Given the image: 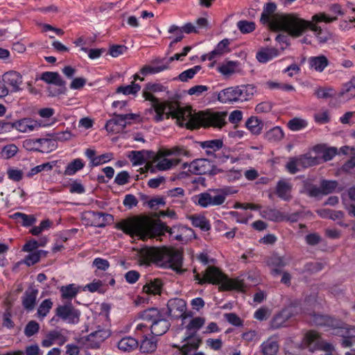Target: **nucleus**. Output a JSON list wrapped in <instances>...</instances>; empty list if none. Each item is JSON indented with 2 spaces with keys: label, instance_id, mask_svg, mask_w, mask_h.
Wrapping results in <instances>:
<instances>
[{
  "label": "nucleus",
  "instance_id": "obj_2",
  "mask_svg": "<svg viewBox=\"0 0 355 355\" xmlns=\"http://www.w3.org/2000/svg\"><path fill=\"white\" fill-rule=\"evenodd\" d=\"M116 227L126 234L136 235L143 241L152 238L160 239V237L167 232L175 240L182 241L183 237L181 232L185 229L181 225L169 227L160 219L153 220L146 216L131 217L122 220L117 223Z\"/></svg>",
  "mask_w": 355,
  "mask_h": 355
},
{
  "label": "nucleus",
  "instance_id": "obj_20",
  "mask_svg": "<svg viewBox=\"0 0 355 355\" xmlns=\"http://www.w3.org/2000/svg\"><path fill=\"white\" fill-rule=\"evenodd\" d=\"M211 164L208 159H197L189 164V171L197 175H207L211 168Z\"/></svg>",
  "mask_w": 355,
  "mask_h": 355
},
{
  "label": "nucleus",
  "instance_id": "obj_8",
  "mask_svg": "<svg viewBox=\"0 0 355 355\" xmlns=\"http://www.w3.org/2000/svg\"><path fill=\"white\" fill-rule=\"evenodd\" d=\"M302 313V308L300 302H294L288 306L284 309L281 312L277 313L272 320L270 327L272 329H277L286 325V321Z\"/></svg>",
  "mask_w": 355,
  "mask_h": 355
},
{
  "label": "nucleus",
  "instance_id": "obj_44",
  "mask_svg": "<svg viewBox=\"0 0 355 355\" xmlns=\"http://www.w3.org/2000/svg\"><path fill=\"white\" fill-rule=\"evenodd\" d=\"M201 68V66L196 65L193 68L185 70L179 74L178 79L182 82H187L189 80L192 79L200 71Z\"/></svg>",
  "mask_w": 355,
  "mask_h": 355
},
{
  "label": "nucleus",
  "instance_id": "obj_14",
  "mask_svg": "<svg viewBox=\"0 0 355 355\" xmlns=\"http://www.w3.org/2000/svg\"><path fill=\"white\" fill-rule=\"evenodd\" d=\"M223 142L221 139H214L201 142L200 146L206 149V154L208 156H214L219 162H224L229 158L228 155H221L220 153H216V151L222 148Z\"/></svg>",
  "mask_w": 355,
  "mask_h": 355
},
{
  "label": "nucleus",
  "instance_id": "obj_63",
  "mask_svg": "<svg viewBox=\"0 0 355 355\" xmlns=\"http://www.w3.org/2000/svg\"><path fill=\"white\" fill-rule=\"evenodd\" d=\"M323 268V265L319 262H309L306 263L303 268L302 272L309 273H315L320 271Z\"/></svg>",
  "mask_w": 355,
  "mask_h": 355
},
{
  "label": "nucleus",
  "instance_id": "obj_40",
  "mask_svg": "<svg viewBox=\"0 0 355 355\" xmlns=\"http://www.w3.org/2000/svg\"><path fill=\"white\" fill-rule=\"evenodd\" d=\"M157 349V340L154 338H148L146 336L141 341L140 351L142 353H152Z\"/></svg>",
  "mask_w": 355,
  "mask_h": 355
},
{
  "label": "nucleus",
  "instance_id": "obj_24",
  "mask_svg": "<svg viewBox=\"0 0 355 355\" xmlns=\"http://www.w3.org/2000/svg\"><path fill=\"white\" fill-rule=\"evenodd\" d=\"M292 185L288 182L282 180H279L276 186V194L284 201H290L292 199L291 196Z\"/></svg>",
  "mask_w": 355,
  "mask_h": 355
},
{
  "label": "nucleus",
  "instance_id": "obj_49",
  "mask_svg": "<svg viewBox=\"0 0 355 355\" xmlns=\"http://www.w3.org/2000/svg\"><path fill=\"white\" fill-rule=\"evenodd\" d=\"M284 137L282 129L279 126H275L268 131V141L270 142H277L280 141Z\"/></svg>",
  "mask_w": 355,
  "mask_h": 355
},
{
  "label": "nucleus",
  "instance_id": "obj_12",
  "mask_svg": "<svg viewBox=\"0 0 355 355\" xmlns=\"http://www.w3.org/2000/svg\"><path fill=\"white\" fill-rule=\"evenodd\" d=\"M40 127V124L31 119L24 118L15 122H7L4 121L3 131L9 130L11 128H15L21 132H31Z\"/></svg>",
  "mask_w": 355,
  "mask_h": 355
},
{
  "label": "nucleus",
  "instance_id": "obj_56",
  "mask_svg": "<svg viewBox=\"0 0 355 355\" xmlns=\"http://www.w3.org/2000/svg\"><path fill=\"white\" fill-rule=\"evenodd\" d=\"M205 320L201 317H196L193 318L186 327L188 331L193 330V333L200 329L205 324Z\"/></svg>",
  "mask_w": 355,
  "mask_h": 355
},
{
  "label": "nucleus",
  "instance_id": "obj_55",
  "mask_svg": "<svg viewBox=\"0 0 355 355\" xmlns=\"http://www.w3.org/2000/svg\"><path fill=\"white\" fill-rule=\"evenodd\" d=\"M42 254L45 256L46 252L44 250H38L28 254L25 259L26 264L30 266L37 263L40 261Z\"/></svg>",
  "mask_w": 355,
  "mask_h": 355
},
{
  "label": "nucleus",
  "instance_id": "obj_19",
  "mask_svg": "<svg viewBox=\"0 0 355 355\" xmlns=\"http://www.w3.org/2000/svg\"><path fill=\"white\" fill-rule=\"evenodd\" d=\"M67 340V337L62 333V330L50 331L42 341V346L49 347L54 344L63 345Z\"/></svg>",
  "mask_w": 355,
  "mask_h": 355
},
{
  "label": "nucleus",
  "instance_id": "obj_37",
  "mask_svg": "<svg viewBox=\"0 0 355 355\" xmlns=\"http://www.w3.org/2000/svg\"><path fill=\"white\" fill-rule=\"evenodd\" d=\"M190 220L194 227H199L202 231H209L211 228V225L208 220L205 216H191Z\"/></svg>",
  "mask_w": 355,
  "mask_h": 355
},
{
  "label": "nucleus",
  "instance_id": "obj_54",
  "mask_svg": "<svg viewBox=\"0 0 355 355\" xmlns=\"http://www.w3.org/2000/svg\"><path fill=\"white\" fill-rule=\"evenodd\" d=\"M175 31H179V32H181V33L184 32V33H187V34H189L191 33H196L197 32V31L196 29V27L191 23L186 24L181 28H180L178 26H177L175 25H172L170 27V28L168 30V32L170 33H173Z\"/></svg>",
  "mask_w": 355,
  "mask_h": 355
},
{
  "label": "nucleus",
  "instance_id": "obj_7",
  "mask_svg": "<svg viewBox=\"0 0 355 355\" xmlns=\"http://www.w3.org/2000/svg\"><path fill=\"white\" fill-rule=\"evenodd\" d=\"M193 202L203 208L211 206H219L225 202L226 196L225 193L218 191L213 190L209 192L200 193L193 198Z\"/></svg>",
  "mask_w": 355,
  "mask_h": 355
},
{
  "label": "nucleus",
  "instance_id": "obj_46",
  "mask_svg": "<svg viewBox=\"0 0 355 355\" xmlns=\"http://www.w3.org/2000/svg\"><path fill=\"white\" fill-rule=\"evenodd\" d=\"M141 89V86L139 84L132 82L131 85H121L116 89L117 93H122L125 95L136 94Z\"/></svg>",
  "mask_w": 355,
  "mask_h": 355
},
{
  "label": "nucleus",
  "instance_id": "obj_9",
  "mask_svg": "<svg viewBox=\"0 0 355 355\" xmlns=\"http://www.w3.org/2000/svg\"><path fill=\"white\" fill-rule=\"evenodd\" d=\"M277 10V5L273 2H268V28L275 31H286L288 33L287 24L284 22H281L279 26H284L282 28L278 29L277 26H279L277 19L279 18H286L290 15H299L297 13H276L273 14L275 11Z\"/></svg>",
  "mask_w": 355,
  "mask_h": 355
},
{
  "label": "nucleus",
  "instance_id": "obj_41",
  "mask_svg": "<svg viewBox=\"0 0 355 355\" xmlns=\"http://www.w3.org/2000/svg\"><path fill=\"white\" fill-rule=\"evenodd\" d=\"M60 291L63 299L71 300L79 292V287H76L75 284H71L62 286Z\"/></svg>",
  "mask_w": 355,
  "mask_h": 355
},
{
  "label": "nucleus",
  "instance_id": "obj_58",
  "mask_svg": "<svg viewBox=\"0 0 355 355\" xmlns=\"http://www.w3.org/2000/svg\"><path fill=\"white\" fill-rule=\"evenodd\" d=\"M272 263L274 266L278 267L277 268H275L271 271V274L273 276H276V275L281 274L282 273L281 268H283L286 264L285 259L282 257H274L272 259Z\"/></svg>",
  "mask_w": 355,
  "mask_h": 355
},
{
  "label": "nucleus",
  "instance_id": "obj_29",
  "mask_svg": "<svg viewBox=\"0 0 355 355\" xmlns=\"http://www.w3.org/2000/svg\"><path fill=\"white\" fill-rule=\"evenodd\" d=\"M297 158L299 166L303 168L318 165L321 161V157L317 156L313 157L309 153L300 155L297 156Z\"/></svg>",
  "mask_w": 355,
  "mask_h": 355
},
{
  "label": "nucleus",
  "instance_id": "obj_35",
  "mask_svg": "<svg viewBox=\"0 0 355 355\" xmlns=\"http://www.w3.org/2000/svg\"><path fill=\"white\" fill-rule=\"evenodd\" d=\"M263 125V122L257 116H251L245 122V126L253 134H259Z\"/></svg>",
  "mask_w": 355,
  "mask_h": 355
},
{
  "label": "nucleus",
  "instance_id": "obj_45",
  "mask_svg": "<svg viewBox=\"0 0 355 355\" xmlns=\"http://www.w3.org/2000/svg\"><path fill=\"white\" fill-rule=\"evenodd\" d=\"M168 69V67L164 64L158 66L145 65L140 69V73L146 76L148 74L157 73Z\"/></svg>",
  "mask_w": 355,
  "mask_h": 355
},
{
  "label": "nucleus",
  "instance_id": "obj_26",
  "mask_svg": "<svg viewBox=\"0 0 355 355\" xmlns=\"http://www.w3.org/2000/svg\"><path fill=\"white\" fill-rule=\"evenodd\" d=\"M89 214L93 220L92 225L95 227H103L113 220V216L109 214L96 211H91Z\"/></svg>",
  "mask_w": 355,
  "mask_h": 355
},
{
  "label": "nucleus",
  "instance_id": "obj_33",
  "mask_svg": "<svg viewBox=\"0 0 355 355\" xmlns=\"http://www.w3.org/2000/svg\"><path fill=\"white\" fill-rule=\"evenodd\" d=\"M137 346V340L132 337L123 338L118 343V348L123 352H130L136 349Z\"/></svg>",
  "mask_w": 355,
  "mask_h": 355
},
{
  "label": "nucleus",
  "instance_id": "obj_30",
  "mask_svg": "<svg viewBox=\"0 0 355 355\" xmlns=\"http://www.w3.org/2000/svg\"><path fill=\"white\" fill-rule=\"evenodd\" d=\"M164 313L157 308H150L139 313L141 319L151 324L157 320Z\"/></svg>",
  "mask_w": 355,
  "mask_h": 355
},
{
  "label": "nucleus",
  "instance_id": "obj_61",
  "mask_svg": "<svg viewBox=\"0 0 355 355\" xmlns=\"http://www.w3.org/2000/svg\"><path fill=\"white\" fill-rule=\"evenodd\" d=\"M355 167V148H351L350 158L342 166L341 170L348 173Z\"/></svg>",
  "mask_w": 355,
  "mask_h": 355
},
{
  "label": "nucleus",
  "instance_id": "obj_16",
  "mask_svg": "<svg viewBox=\"0 0 355 355\" xmlns=\"http://www.w3.org/2000/svg\"><path fill=\"white\" fill-rule=\"evenodd\" d=\"M41 80L49 84H53L56 86L62 87V89H58L57 92H49L50 95L56 96L58 94L64 93L66 90V82L62 78L58 72L46 71L42 73Z\"/></svg>",
  "mask_w": 355,
  "mask_h": 355
},
{
  "label": "nucleus",
  "instance_id": "obj_10",
  "mask_svg": "<svg viewBox=\"0 0 355 355\" xmlns=\"http://www.w3.org/2000/svg\"><path fill=\"white\" fill-rule=\"evenodd\" d=\"M303 312L309 315V322L316 326L328 327L332 329L343 328V322L329 315L315 313V312Z\"/></svg>",
  "mask_w": 355,
  "mask_h": 355
},
{
  "label": "nucleus",
  "instance_id": "obj_62",
  "mask_svg": "<svg viewBox=\"0 0 355 355\" xmlns=\"http://www.w3.org/2000/svg\"><path fill=\"white\" fill-rule=\"evenodd\" d=\"M18 151V148L15 144H9L4 146L2 149V156L6 159H10L14 157Z\"/></svg>",
  "mask_w": 355,
  "mask_h": 355
},
{
  "label": "nucleus",
  "instance_id": "obj_53",
  "mask_svg": "<svg viewBox=\"0 0 355 355\" xmlns=\"http://www.w3.org/2000/svg\"><path fill=\"white\" fill-rule=\"evenodd\" d=\"M307 125L305 120L294 118L288 122V127L293 131H298L304 128Z\"/></svg>",
  "mask_w": 355,
  "mask_h": 355
},
{
  "label": "nucleus",
  "instance_id": "obj_21",
  "mask_svg": "<svg viewBox=\"0 0 355 355\" xmlns=\"http://www.w3.org/2000/svg\"><path fill=\"white\" fill-rule=\"evenodd\" d=\"M185 343L180 349L183 355H188L192 350L197 349L202 342V339L196 336V333H189L184 338Z\"/></svg>",
  "mask_w": 355,
  "mask_h": 355
},
{
  "label": "nucleus",
  "instance_id": "obj_27",
  "mask_svg": "<svg viewBox=\"0 0 355 355\" xmlns=\"http://www.w3.org/2000/svg\"><path fill=\"white\" fill-rule=\"evenodd\" d=\"M309 64L311 69L322 72L328 66L329 60L324 55L313 56L309 58Z\"/></svg>",
  "mask_w": 355,
  "mask_h": 355
},
{
  "label": "nucleus",
  "instance_id": "obj_31",
  "mask_svg": "<svg viewBox=\"0 0 355 355\" xmlns=\"http://www.w3.org/2000/svg\"><path fill=\"white\" fill-rule=\"evenodd\" d=\"M341 330V336L343 337L341 345L343 347H350L352 345V337L355 336V327H347L343 322V328Z\"/></svg>",
  "mask_w": 355,
  "mask_h": 355
},
{
  "label": "nucleus",
  "instance_id": "obj_13",
  "mask_svg": "<svg viewBox=\"0 0 355 355\" xmlns=\"http://www.w3.org/2000/svg\"><path fill=\"white\" fill-rule=\"evenodd\" d=\"M55 313L57 317L69 323H77L79 320L80 313L71 304L59 305L55 309Z\"/></svg>",
  "mask_w": 355,
  "mask_h": 355
},
{
  "label": "nucleus",
  "instance_id": "obj_59",
  "mask_svg": "<svg viewBox=\"0 0 355 355\" xmlns=\"http://www.w3.org/2000/svg\"><path fill=\"white\" fill-rule=\"evenodd\" d=\"M129 158L132 164L135 166L141 165L145 162V158L142 151H131L129 155Z\"/></svg>",
  "mask_w": 355,
  "mask_h": 355
},
{
  "label": "nucleus",
  "instance_id": "obj_32",
  "mask_svg": "<svg viewBox=\"0 0 355 355\" xmlns=\"http://www.w3.org/2000/svg\"><path fill=\"white\" fill-rule=\"evenodd\" d=\"M162 282L159 279L150 280L143 286V291L147 294L159 295L162 291Z\"/></svg>",
  "mask_w": 355,
  "mask_h": 355
},
{
  "label": "nucleus",
  "instance_id": "obj_11",
  "mask_svg": "<svg viewBox=\"0 0 355 355\" xmlns=\"http://www.w3.org/2000/svg\"><path fill=\"white\" fill-rule=\"evenodd\" d=\"M136 116L135 114H114V117L107 121L105 128L109 132H118L130 124V121L135 119Z\"/></svg>",
  "mask_w": 355,
  "mask_h": 355
},
{
  "label": "nucleus",
  "instance_id": "obj_57",
  "mask_svg": "<svg viewBox=\"0 0 355 355\" xmlns=\"http://www.w3.org/2000/svg\"><path fill=\"white\" fill-rule=\"evenodd\" d=\"M40 325L35 321L31 320L27 323L24 329V334L27 337H31L39 331Z\"/></svg>",
  "mask_w": 355,
  "mask_h": 355
},
{
  "label": "nucleus",
  "instance_id": "obj_43",
  "mask_svg": "<svg viewBox=\"0 0 355 355\" xmlns=\"http://www.w3.org/2000/svg\"><path fill=\"white\" fill-rule=\"evenodd\" d=\"M49 141V140L47 139H26L24 141V146L29 150L42 152L39 149V147L42 144Z\"/></svg>",
  "mask_w": 355,
  "mask_h": 355
},
{
  "label": "nucleus",
  "instance_id": "obj_17",
  "mask_svg": "<svg viewBox=\"0 0 355 355\" xmlns=\"http://www.w3.org/2000/svg\"><path fill=\"white\" fill-rule=\"evenodd\" d=\"M110 336L108 329L98 327L86 338V345L91 348H98L101 344Z\"/></svg>",
  "mask_w": 355,
  "mask_h": 355
},
{
  "label": "nucleus",
  "instance_id": "obj_15",
  "mask_svg": "<svg viewBox=\"0 0 355 355\" xmlns=\"http://www.w3.org/2000/svg\"><path fill=\"white\" fill-rule=\"evenodd\" d=\"M186 302L180 298H173L168 301L167 311L164 315H171L173 318H185Z\"/></svg>",
  "mask_w": 355,
  "mask_h": 355
},
{
  "label": "nucleus",
  "instance_id": "obj_60",
  "mask_svg": "<svg viewBox=\"0 0 355 355\" xmlns=\"http://www.w3.org/2000/svg\"><path fill=\"white\" fill-rule=\"evenodd\" d=\"M268 220L274 222L284 221L285 220V214L275 209L268 210Z\"/></svg>",
  "mask_w": 355,
  "mask_h": 355
},
{
  "label": "nucleus",
  "instance_id": "obj_28",
  "mask_svg": "<svg viewBox=\"0 0 355 355\" xmlns=\"http://www.w3.org/2000/svg\"><path fill=\"white\" fill-rule=\"evenodd\" d=\"M238 88L228 87L222 90L218 95V99L220 102L226 103L231 102H237Z\"/></svg>",
  "mask_w": 355,
  "mask_h": 355
},
{
  "label": "nucleus",
  "instance_id": "obj_3",
  "mask_svg": "<svg viewBox=\"0 0 355 355\" xmlns=\"http://www.w3.org/2000/svg\"><path fill=\"white\" fill-rule=\"evenodd\" d=\"M337 19L336 17H329L324 12H320L314 15L311 21L305 20L301 18L300 15H290L286 18H279L276 22L279 24L278 29L284 27L279 26L281 22L286 23L288 33L292 37H299L308 29H310L314 32L320 43H325L330 39V35L329 33L324 32L320 26L315 24L322 21L331 23Z\"/></svg>",
  "mask_w": 355,
  "mask_h": 355
},
{
  "label": "nucleus",
  "instance_id": "obj_1",
  "mask_svg": "<svg viewBox=\"0 0 355 355\" xmlns=\"http://www.w3.org/2000/svg\"><path fill=\"white\" fill-rule=\"evenodd\" d=\"M143 96L152 103V107L155 112L154 120L156 122L163 121L164 116L166 119L171 117L176 119V123L180 126L189 130L198 129L200 126L221 128L226 124V112L193 113L191 107H182L177 102H159L152 94V92L147 90L146 87L143 90Z\"/></svg>",
  "mask_w": 355,
  "mask_h": 355
},
{
  "label": "nucleus",
  "instance_id": "obj_39",
  "mask_svg": "<svg viewBox=\"0 0 355 355\" xmlns=\"http://www.w3.org/2000/svg\"><path fill=\"white\" fill-rule=\"evenodd\" d=\"M239 66V62L238 61H227L218 67V71L225 76H230L236 72Z\"/></svg>",
  "mask_w": 355,
  "mask_h": 355
},
{
  "label": "nucleus",
  "instance_id": "obj_48",
  "mask_svg": "<svg viewBox=\"0 0 355 355\" xmlns=\"http://www.w3.org/2000/svg\"><path fill=\"white\" fill-rule=\"evenodd\" d=\"M53 166H55L54 162H46L42 164L36 166L31 169V171L27 173V177L32 178L33 175L43 171H51L52 170Z\"/></svg>",
  "mask_w": 355,
  "mask_h": 355
},
{
  "label": "nucleus",
  "instance_id": "obj_42",
  "mask_svg": "<svg viewBox=\"0 0 355 355\" xmlns=\"http://www.w3.org/2000/svg\"><path fill=\"white\" fill-rule=\"evenodd\" d=\"M355 96V87L352 82L347 83L339 93L342 101H348Z\"/></svg>",
  "mask_w": 355,
  "mask_h": 355
},
{
  "label": "nucleus",
  "instance_id": "obj_4",
  "mask_svg": "<svg viewBox=\"0 0 355 355\" xmlns=\"http://www.w3.org/2000/svg\"><path fill=\"white\" fill-rule=\"evenodd\" d=\"M141 258L146 262L155 263L159 266L171 268L177 273H182V254L173 248L166 247H144L140 250Z\"/></svg>",
  "mask_w": 355,
  "mask_h": 355
},
{
  "label": "nucleus",
  "instance_id": "obj_64",
  "mask_svg": "<svg viewBox=\"0 0 355 355\" xmlns=\"http://www.w3.org/2000/svg\"><path fill=\"white\" fill-rule=\"evenodd\" d=\"M334 89L332 88H324V87H318L315 89L314 92V94L318 98H328L334 95Z\"/></svg>",
  "mask_w": 355,
  "mask_h": 355
},
{
  "label": "nucleus",
  "instance_id": "obj_36",
  "mask_svg": "<svg viewBox=\"0 0 355 355\" xmlns=\"http://www.w3.org/2000/svg\"><path fill=\"white\" fill-rule=\"evenodd\" d=\"M12 219H20L21 225L24 227H29L33 225L36 222V218L33 215H27L21 212H15L10 216Z\"/></svg>",
  "mask_w": 355,
  "mask_h": 355
},
{
  "label": "nucleus",
  "instance_id": "obj_25",
  "mask_svg": "<svg viewBox=\"0 0 355 355\" xmlns=\"http://www.w3.org/2000/svg\"><path fill=\"white\" fill-rule=\"evenodd\" d=\"M230 44V40L228 39H224L221 40L216 46L214 50L210 52L209 54L204 55L202 56V60H212L217 56H220L223 55L225 52L230 51L228 48L229 44Z\"/></svg>",
  "mask_w": 355,
  "mask_h": 355
},
{
  "label": "nucleus",
  "instance_id": "obj_50",
  "mask_svg": "<svg viewBox=\"0 0 355 355\" xmlns=\"http://www.w3.org/2000/svg\"><path fill=\"white\" fill-rule=\"evenodd\" d=\"M320 187L322 190V194L327 195L335 191L338 187V182L336 180H326L321 181Z\"/></svg>",
  "mask_w": 355,
  "mask_h": 355
},
{
  "label": "nucleus",
  "instance_id": "obj_51",
  "mask_svg": "<svg viewBox=\"0 0 355 355\" xmlns=\"http://www.w3.org/2000/svg\"><path fill=\"white\" fill-rule=\"evenodd\" d=\"M53 306V302L50 299L44 300L39 306L37 309V315L39 318H44L50 311Z\"/></svg>",
  "mask_w": 355,
  "mask_h": 355
},
{
  "label": "nucleus",
  "instance_id": "obj_22",
  "mask_svg": "<svg viewBox=\"0 0 355 355\" xmlns=\"http://www.w3.org/2000/svg\"><path fill=\"white\" fill-rule=\"evenodd\" d=\"M171 327V322L165 318L163 314L157 320L150 325L152 334L155 336H159L164 334Z\"/></svg>",
  "mask_w": 355,
  "mask_h": 355
},
{
  "label": "nucleus",
  "instance_id": "obj_38",
  "mask_svg": "<svg viewBox=\"0 0 355 355\" xmlns=\"http://www.w3.org/2000/svg\"><path fill=\"white\" fill-rule=\"evenodd\" d=\"M85 166V163L81 159L77 158L73 159L67 166L64 170V175H73L77 171L81 170Z\"/></svg>",
  "mask_w": 355,
  "mask_h": 355
},
{
  "label": "nucleus",
  "instance_id": "obj_6",
  "mask_svg": "<svg viewBox=\"0 0 355 355\" xmlns=\"http://www.w3.org/2000/svg\"><path fill=\"white\" fill-rule=\"evenodd\" d=\"M302 345L311 352H314L317 350L332 352L335 350V347L332 344L324 342L320 335L317 331L313 330L309 331L304 334Z\"/></svg>",
  "mask_w": 355,
  "mask_h": 355
},
{
  "label": "nucleus",
  "instance_id": "obj_23",
  "mask_svg": "<svg viewBox=\"0 0 355 355\" xmlns=\"http://www.w3.org/2000/svg\"><path fill=\"white\" fill-rule=\"evenodd\" d=\"M37 294L38 290L34 286H30L25 291L22 297V305L25 309L31 311L34 309Z\"/></svg>",
  "mask_w": 355,
  "mask_h": 355
},
{
  "label": "nucleus",
  "instance_id": "obj_34",
  "mask_svg": "<svg viewBox=\"0 0 355 355\" xmlns=\"http://www.w3.org/2000/svg\"><path fill=\"white\" fill-rule=\"evenodd\" d=\"M237 100L243 102L250 99L254 94V88L251 85L238 86Z\"/></svg>",
  "mask_w": 355,
  "mask_h": 355
},
{
  "label": "nucleus",
  "instance_id": "obj_52",
  "mask_svg": "<svg viewBox=\"0 0 355 355\" xmlns=\"http://www.w3.org/2000/svg\"><path fill=\"white\" fill-rule=\"evenodd\" d=\"M236 25L239 30L243 34L250 33L255 29V24L253 21L241 20Z\"/></svg>",
  "mask_w": 355,
  "mask_h": 355
},
{
  "label": "nucleus",
  "instance_id": "obj_18",
  "mask_svg": "<svg viewBox=\"0 0 355 355\" xmlns=\"http://www.w3.org/2000/svg\"><path fill=\"white\" fill-rule=\"evenodd\" d=\"M2 81L11 87V92H17L22 90L21 85H22L21 75L15 71H10L5 73L2 76Z\"/></svg>",
  "mask_w": 355,
  "mask_h": 355
},
{
  "label": "nucleus",
  "instance_id": "obj_5",
  "mask_svg": "<svg viewBox=\"0 0 355 355\" xmlns=\"http://www.w3.org/2000/svg\"><path fill=\"white\" fill-rule=\"evenodd\" d=\"M193 273L196 274L195 280H197L199 284L209 283L219 285V290L221 291L232 290L243 291L245 290V285L243 280L238 278L230 279L215 266H208L205 270L202 277L197 272L196 268L193 269Z\"/></svg>",
  "mask_w": 355,
  "mask_h": 355
},
{
  "label": "nucleus",
  "instance_id": "obj_47",
  "mask_svg": "<svg viewBox=\"0 0 355 355\" xmlns=\"http://www.w3.org/2000/svg\"><path fill=\"white\" fill-rule=\"evenodd\" d=\"M179 162L180 160L177 159L163 158L157 163L155 167L159 171H165L171 168L173 166L178 165Z\"/></svg>",
  "mask_w": 355,
  "mask_h": 355
}]
</instances>
